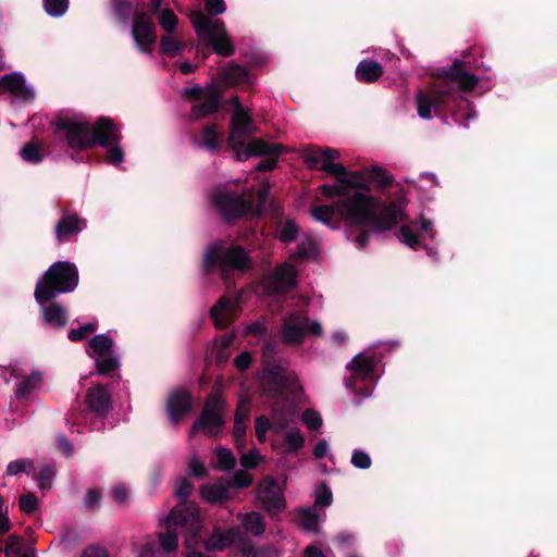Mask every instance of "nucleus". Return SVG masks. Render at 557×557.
Instances as JSON below:
<instances>
[{
	"instance_id": "nucleus-1",
	"label": "nucleus",
	"mask_w": 557,
	"mask_h": 557,
	"mask_svg": "<svg viewBox=\"0 0 557 557\" xmlns=\"http://www.w3.org/2000/svg\"><path fill=\"white\" fill-rule=\"evenodd\" d=\"M403 198L383 200L362 193H354L350 197L341 198L334 205L315 206L311 210L314 220L331 225L337 212L348 223L346 236L358 249L369 243L370 233H382L392 230L399 221H405Z\"/></svg>"
},
{
	"instance_id": "nucleus-2",
	"label": "nucleus",
	"mask_w": 557,
	"mask_h": 557,
	"mask_svg": "<svg viewBox=\"0 0 557 557\" xmlns=\"http://www.w3.org/2000/svg\"><path fill=\"white\" fill-rule=\"evenodd\" d=\"M470 63L455 59L448 67L438 69L433 83L426 90L416 95L417 112L423 120L432 119V111L437 117L446 119L455 107L463 102L461 92H470L479 84V78L470 73Z\"/></svg>"
},
{
	"instance_id": "nucleus-3",
	"label": "nucleus",
	"mask_w": 557,
	"mask_h": 557,
	"mask_svg": "<svg viewBox=\"0 0 557 557\" xmlns=\"http://www.w3.org/2000/svg\"><path fill=\"white\" fill-rule=\"evenodd\" d=\"M251 267L249 252L239 245L225 246V243L214 242L210 244L202 258V271L211 274L219 271L222 280L227 281L233 271L245 272Z\"/></svg>"
},
{
	"instance_id": "nucleus-4",
	"label": "nucleus",
	"mask_w": 557,
	"mask_h": 557,
	"mask_svg": "<svg viewBox=\"0 0 557 557\" xmlns=\"http://www.w3.org/2000/svg\"><path fill=\"white\" fill-rule=\"evenodd\" d=\"M78 270L69 261L52 263L38 280L34 296L39 305L51 302L58 295L73 292L78 285Z\"/></svg>"
},
{
	"instance_id": "nucleus-5",
	"label": "nucleus",
	"mask_w": 557,
	"mask_h": 557,
	"mask_svg": "<svg viewBox=\"0 0 557 557\" xmlns=\"http://www.w3.org/2000/svg\"><path fill=\"white\" fill-rule=\"evenodd\" d=\"M261 385L264 396L273 400L275 406L286 404L292 396L296 397L301 392L297 376L275 360L265 362Z\"/></svg>"
},
{
	"instance_id": "nucleus-6",
	"label": "nucleus",
	"mask_w": 557,
	"mask_h": 557,
	"mask_svg": "<svg viewBox=\"0 0 557 557\" xmlns=\"http://www.w3.org/2000/svg\"><path fill=\"white\" fill-rule=\"evenodd\" d=\"M53 129V135L57 139L66 143L70 150L73 152L71 158L74 159V153L86 151L90 148V129L91 123L78 121L74 115L66 111H58L50 122Z\"/></svg>"
},
{
	"instance_id": "nucleus-7",
	"label": "nucleus",
	"mask_w": 557,
	"mask_h": 557,
	"mask_svg": "<svg viewBox=\"0 0 557 557\" xmlns=\"http://www.w3.org/2000/svg\"><path fill=\"white\" fill-rule=\"evenodd\" d=\"M197 36L207 39L212 50L222 57H232L235 53V46L227 35L225 24L222 20H212L201 12H197L191 18Z\"/></svg>"
},
{
	"instance_id": "nucleus-8",
	"label": "nucleus",
	"mask_w": 557,
	"mask_h": 557,
	"mask_svg": "<svg viewBox=\"0 0 557 557\" xmlns=\"http://www.w3.org/2000/svg\"><path fill=\"white\" fill-rule=\"evenodd\" d=\"M180 527L189 533L188 539L196 540L202 529L200 512L195 503L181 502L171 509L166 518V528Z\"/></svg>"
},
{
	"instance_id": "nucleus-9",
	"label": "nucleus",
	"mask_w": 557,
	"mask_h": 557,
	"mask_svg": "<svg viewBox=\"0 0 557 557\" xmlns=\"http://www.w3.org/2000/svg\"><path fill=\"white\" fill-rule=\"evenodd\" d=\"M224 405L225 401L221 395L210 394L200 417L193 423L191 432L195 433L202 430L211 435L219 434L224 425V419L221 413Z\"/></svg>"
},
{
	"instance_id": "nucleus-10",
	"label": "nucleus",
	"mask_w": 557,
	"mask_h": 557,
	"mask_svg": "<svg viewBox=\"0 0 557 557\" xmlns=\"http://www.w3.org/2000/svg\"><path fill=\"white\" fill-rule=\"evenodd\" d=\"M257 498L261 508L271 516L282 512L286 507L284 493L277 481L271 475H267L258 483Z\"/></svg>"
},
{
	"instance_id": "nucleus-11",
	"label": "nucleus",
	"mask_w": 557,
	"mask_h": 557,
	"mask_svg": "<svg viewBox=\"0 0 557 557\" xmlns=\"http://www.w3.org/2000/svg\"><path fill=\"white\" fill-rule=\"evenodd\" d=\"M212 202L226 220L239 219L251 209V202L236 193L220 190L213 195Z\"/></svg>"
},
{
	"instance_id": "nucleus-12",
	"label": "nucleus",
	"mask_w": 557,
	"mask_h": 557,
	"mask_svg": "<svg viewBox=\"0 0 557 557\" xmlns=\"http://www.w3.org/2000/svg\"><path fill=\"white\" fill-rule=\"evenodd\" d=\"M132 36L141 52H150V48L157 42V33L156 24L148 13L134 12Z\"/></svg>"
},
{
	"instance_id": "nucleus-13",
	"label": "nucleus",
	"mask_w": 557,
	"mask_h": 557,
	"mask_svg": "<svg viewBox=\"0 0 557 557\" xmlns=\"http://www.w3.org/2000/svg\"><path fill=\"white\" fill-rule=\"evenodd\" d=\"M376 367L374 358L359 354L352 358L347 366V369L351 371L350 377L345 382L347 388L351 389L355 394L369 396L368 388L359 389L356 387L358 381L366 382L372 376Z\"/></svg>"
},
{
	"instance_id": "nucleus-14",
	"label": "nucleus",
	"mask_w": 557,
	"mask_h": 557,
	"mask_svg": "<svg viewBox=\"0 0 557 557\" xmlns=\"http://www.w3.org/2000/svg\"><path fill=\"white\" fill-rule=\"evenodd\" d=\"M90 148L96 146L110 147L111 144H120L122 134L119 126L109 116H100L91 124L89 133Z\"/></svg>"
},
{
	"instance_id": "nucleus-15",
	"label": "nucleus",
	"mask_w": 557,
	"mask_h": 557,
	"mask_svg": "<svg viewBox=\"0 0 557 557\" xmlns=\"http://www.w3.org/2000/svg\"><path fill=\"white\" fill-rule=\"evenodd\" d=\"M255 127L250 115L242 108H238L231 119L230 134L227 137V146L234 151L235 149L244 148L246 137H248Z\"/></svg>"
},
{
	"instance_id": "nucleus-16",
	"label": "nucleus",
	"mask_w": 557,
	"mask_h": 557,
	"mask_svg": "<svg viewBox=\"0 0 557 557\" xmlns=\"http://www.w3.org/2000/svg\"><path fill=\"white\" fill-rule=\"evenodd\" d=\"M297 271L294 265L284 262L276 267L267 282L270 294L283 295L296 287Z\"/></svg>"
},
{
	"instance_id": "nucleus-17",
	"label": "nucleus",
	"mask_w": 557,
	"mask_h": 557,
	"mask_svg": "<svg viewBox=\"0 0 557 557\" xmlns=\"http://www.w3.org/2000/svg\"><path fill=\"white\" fill-rule=\"evenodd\" d=\"M85 405L88 412L106 418L113 409V401L108 387L103 384L89 387L86 391Z\"/></svg>"
},
{
	"instance_id": "nucleus-18",
	"label": "nucleus",
	"mask_w": 557,
	"mask_h": 557,
	"mask_svg": "<svg viewBox=\"0 0 557 557\" xmlns=\"http://www.w3.org/2000/svg\"><path fill=\"white\" fill-rule=\"evenodd\" d=\"M87 226V221L81 218L76 212L69 213L65 209L61 210V216L54 226V235L59 245L70 242Z\"/></svg>"
},
{
	"instance_id": "nucleus-19",
	"label": "nucleus",
	"mask_w": 557,
	"mask_h": 557,
	"mask_svg": "<svg viewBox=\"0 0 557 557\" xmlns=\"http://www.w3.org/2000/svg\"><path fill=\"white\" fill-rule=\"evenodd\" d=\"M284 147L280 144L267 141L262 138H253L248 144L245 141V147L235 149L237 161H246L250 157H280Z\"/></svg>"
},
{
	"instance_id": "nucleus-20",
	"label": "nucleus",
	"mask_w": 557,
	"mask_h": 557,
	"mask_svg": "<svg viewBox=\"0 0 557 557\" xmlns=\"http://www.w3.org/2000/svg\"><path fill=\"white\" fill-rule=\"evenodd\" d=\"M222 91L215 85L206 88L203 101L194 104L190 111V121L201 120L216 113L221 108Z\"/></svg>"
},
{
	"instance_id": "nucleus-21",
	"label": "nucleus",
	"mask_w": 557,
	"mask_h": 557,
	"mask_svg": "<svg viewBox=\"0 0 557 557\" xmlns=\"http://www.w3.org/2000/svg\"><path fill=\"white\" fill-rule=\"evenodd\" d=\"M239 304V297L230 299L222 296L210 310V317L218 329L227 327L235 319L236 307Z\"/></svg>"
},
{
	"instance_id": "nucleus-22",
	"label": "nucleus",
	"mask_w": 557,
	"mask_h": 557,
	"mask_svg": "<svg viewBox=\"0 0 557 557\" xmlns=\"http://www.w3.org/2000/svg\"><path fill=\"white\" fill-rule=\"evenodd\" d=\"M309 321L307 317L300 318L292 314L282 324L281 335L284 343L297 346L302 344L306 336V323Z\"/></svg>"
},
{
	"instance_id": "nucleus-23",
	"label": "nucleus",
	"mask_w": 557,
	"mask_h": 557,
	"mask_svg": "<svg viewBox=\"0 0 557 557\" xmlns=\"http://www.w3.org/2000/svg\"><path fill=\"white\" fill-rule=\"evenodd\" d=\"M193 407L190 393L184 389L172 392L168 398L166 409L173 423H177Z\"/></svg>"
},
{
	"instance_id": "nucleus-24",
	"label": "nucleus",
	"mask_w": 557,
	"mask_h": 557,
	"mask_svg": "<svg viewBox=\"0 0 557 557\" xmlns=\"http://www.w3.org/2000/svg\"><path fill=\"white\" fill-rule=\"evenodd\" d=\"M341 153L337 149L326 147L320 148L318 146H308L302 150V159L307 168L310 170H320V165L327 159H338Z\"/></svg>"
},
{
	"instance_id": "nucleus-25",
	"label": "nucleus",
	"mask_w": 557,
	"mask_h": 557,
	"mask_svg": "<svg viewBox=\"0 0 557 557\" xmlns=\"http://www.w3.org/2000/svg\"><path fill=\"white\" fill-rule=\"evenodd\" d=\"M0 88L25 100L34 97L32 89L25 85L24 76L16 72L3 75L0 78Z\"/></svg>"
},
{
	"instance_id": "nucleus-26",
	"label": "nucleus",
	"mask_w": 557,
	"mask_h": 557,
	"mask_svg": "<svg viewBox=\"0 0 557 557\" xmlns=\"http://www.w3.org/2000/svg\"><path fill=\"white\" fill-rule=\"evenodd\" d=\"M201 497L211 505H221L232 499L230 487L225 483H207L200 486Z\"/></svg>"
},
{
	"instance_id": "nucleus-27",
	"label": "nucleus",
	"mask_w": 557,
	"mask_h": 557,
	"mask_svg": "<svg viewBox=\"0 0 557 557\" xmlns=\"http://www.w3.org/2000/svg\"><path fill=\"white\" fill-rule=\"evenodd\" d=\"M355 75L362 84H373L383 75V66L377 61L363 59L358 63Z\"/></svg>"
},
{
	"instance_id": "nucleus-28",
	"label": "nucleus",
	"mask_w": 557,
	"mask_h": 557,
	"mask_svg": "<svg viewBox=\"0 0 557 557\" xmlns=\"http://www.w3.org/2000/svg\"><path fill=\"white\" fill-rule=\"evenodd\" d=\"M222 81L228 86L251 85V74L245 67L236 63H231L221 72Z\"/></svg>"
},
{
	"instance_id": "nucleus-29",
	"label": "nucleus",
	"mask_w": 557,
	"mask_h": 557,
	"mask_svg": "<svg viewBox=\"0 0 557 557\" xmlns=\"http://www.w3.org/2000/svg\"><path fill=\"white\" fill-rule=\"evenodd\" d=\"M237 518L240 521V527L247 534L260 536L265 531V521L261 513L257 511L239 513Z\"/></svg>"
},
{
	"instance_id": "nucleus-30",
	"label": "nucleus",
	"mask_w": 557,
	"mask_h": 557,
	"mask_svg": "<svg viewBox=\"0 0 557 557\" xmlns=\"http://www.w3.org/2000/svg\"><path fill=\"white\" fill-rule=\"evenodd\" d=\"M369 175V170L363 169L361 171L348 172L349 177L341 178L339 181L346 184L348 190L357 189L356 193H362L368 195L371 191L370 182L366 178Z\"/></svg>"
},
{
	"instance_id": "nucleus-31",
	"label": "nucleus",
	"mask_w": 557,
	"mask_h": 557,
	"mask_svg": "<svg viewBox=\"0 0 557 557\" xmlns=\"http://www.w3.org/2000/svg\"><path fill=\"white\" fill-rule=\"evenodd\" d=\"M224 141L223 135L216 131V124H207L202 128L201 145L211 152L218 151Z\"/></svg>"
},
{
	"instance_id": "nucleus-32",
	"label": "nucleus",
	"mask_w": 557,
	"mask_h": 557,
	"mask_svg": "<svg viewBox=\"0 0 557 557\" xmlns=\"http://www.w3.org/2000/svg\"><path fill=\"white\" fill-rule=\"evenodd\" d=\"M44 319L48 324L60 329H63L67 324L66 312L58 302H51L44 308Z\"/></svg>"
},
{
	"instance_id": "nucleus-33",
	"label": "nucleus",
	"mask_w": 557,
	"mask_h": 557,
	"mask_svg": "<svg viewBox=\"0 0 557 557\" xmlns=\"http://www.w3.org/2000/svg\"><path fill=\"white\" fill-rule=\"evenodd\" d=\"M5 557H36L34 549H24V541L21 536L11 534L4 548Z\"/></svg>"
},
{
	"instance_id": "nucleus-34",
	"label": "nucleus",
	"mask_w": 557,
	"mask_h": 557,
	"mask_svg": "<svg viewBox=\"0 0 557 557\" xmlns=\"http://www.w3.org/2000/svg\"><path fill=\"white\" fill-rule=\"evenodd\" d=\"M318 253L317 245L313 239L306 238L299 243L296 250L289 255V260L300 263L307 259L314 258Z\"/></svg>"
},
{
	"instance_id": "nucleus-35",
	"label": "nucleus",
	"mask_w": 557,
	"mask_h": 557,
	"mask_svg": "<svg viewBox=\"0 0 557 557\" xmlns=\"http://www.w3.org/2000/svg\"><path fill=\"white\" fill-rule=\"evenodd\" d=\"M88 347L96 354L98 357H104L109 354H112L113 341L107 334H99L94 336L88 342Z\"/></svg>"
},
{
	"instance_id": "nucleus-36",
	"label": "nucleus",
	"mask_w": 557,
	"mask_h": 557,
	"mask_svg": "<svg viewBox=\"0 0 557 557\" xmlns=\"http://www.w3.org/2000/svg\"><path fill=\"white\" fill-rule=\"evenodd\" d=\"M242 532L239 529L230 528L226 531L222 532L219 528L218 531V544H215V548L218 552H223L234 545L236 542L240 541Z\"/></svg>"
},
{
	"instance_id": "nucleus-37",
	"label": "nucleus",
	"mask_w": 557,
	"mask_h": 557,
	"mask_svg": "<svg viewBox=\"0 0 557 557\" xmlns=\"http://www.w3.org/2000/svg\"><path fill=\"white\" fill-rule=\"evenodd\" d=\"M320 516L311 509H301L299 512V525L306 531L313 534L320 532Z\"/></svg>"
},
{
	"instance_id": "nucleus-38",
	"label": "nucleus",
	"mask_w": 557,
	"mask_h": 557,
	"mask_svg": "<svg viewBox=\"0 0 557 557\" xmlns=\"http://www.w3.org/2000/svg\"><path fill=\"white\" fill-rule=\"evenodd\" d=\"M20 156L24 161L32 164L40 163L44 160V151L40 145L35 141L25 144L20 150Z\"/></svg>"
},
{
	"instance_id": "nucleus-39",
	"label": "nucleus",
	"mask_w": 557,
	"mask_h": 557,
	"mask_svg": "<svg viewBox=\"0 0 557 557\" xmlns=\"http://www.w3.org/2000/svg\"><path fill=\"white\" fill-rule=\"evenodd\" d=\"M299 233V226L294 220H286L278 226L277 238L285 244H290L296 240Z\"/></svg>"
},
{
	"instance_id": "nucleus-40",
	"label": "nucleus",
	"mask_w": 557,
	"mask_h": 557,
	"mask_svg": "<svg viewBox=\"0 0 557 557\" xmlns=\"http://www.w3.org/2000/svg\"><path fill=\"white\" fill-rule=\"evenodd\" d=\"M370 180L375 183L380 190H383L394 183V177L383 168L372 166L369 170Z\"/></svg>"
},
{
	"instance_id": "nucleus-41",
	"label": "nucleus",
	"mask_w": 557,
	"mask_h": 557,
	"mask_svg": "<svg viewBox=\"0 0 557 557\" xmlns=\"http://www.w3.org/2000/svg\"><path fill=\"white\" fill-rule=\"evenodd\" d=\"M98 329V322H88L78 329H71L67 333V338L71 342L77 343L86 339L90 334L95 333Z\"/></svg>"
},
{
	"instance_id": "nucleus-42",
	"label": "nucleus",
	"mask_w": 557,
	"mask_h": 557,
	"mask_svg": "<svg viewBox=\"0 0 557 557\" xmlns=\"http://www.w3.org/2000/svg\"><path fill=\"white\" fill-rule=\"evenodd\" d=\"M160 48L162 53L170 58H174L184 49V44L169 35H165L161 37Z\"/></svg>"
},
{
	"instance_id": "nucleus-43",
	"label": "nucleus",
	"mask_w": 557,
	"mask_h": 557,
	"mask_svg": "<svg viewBox=\"0 0 557 557\" xmlns=\"http://www.w3.org/2000/svg\"><path fill=\"white\" fill-rule=\"evenodd\" d=\"M215 454L218 459L216 468L219 470L230 471L236 466V458L230 449L219 447Z\"/></svg>"
},
{
	"instance_id": "nucleus-44",
	"label": "nucleus",
	"mask_w": 557,
	"mask_h": 557,
	"mask_svg": "<svg viewBox=\"0 0 557 557\" xmlns=\"http://www.w3.org/2000/svg\"><path fill=\"white\" fill-rule=\"evenodd\" d=\"M398 237L404 244L413 250L426 247L421 244L419 236L408 225L400 226Z\"/></svg>"
},
{
	"instance_id": "nucleus-45",
	"label": "nucleus",
	"mask_w": 557,
	"mask_h": 557,
	"mask_svg": "<svg viewBox=\"0 0 557 557\" xmlns=\"http://www.w3.org/2000/svg\"><path fill=\"white\" fill-rule=\"evenodd\" d=\"M119 366V360L111 354L104 357H99L96 360V369L100 375H110L112 372L117 370Z\"/></svg>"
},
{
	"instance_id": "nucleus-46",
	"label": "nucleus",
	"mask_w": 557,
	"mask_h": 557,
	"mask_svg": "<svg viewBox=\"0 0 557 557\" xmlns=\"http://www.w3.org/2000/svg\"><path fill=\"white\" fill-rule=\"evenodd\" d=\"M320 191L325 198H334L336 196L350 197L346 184L337 181L336 184H323L320 186Z\"/></svg>"
},
{
	"instance_id": "nucleus-47",
	"label": "nucleus",
	"mask_w": 557,
	"mask_h": 557,
	"mask_svg": "<svg viewBox=\"0 0 557 557\" xmlns=\"http://www.w3.org/2000/svg\"><path fill=\"white\" fill-rule=\"evenodd\" d=\"M253 482V476L245 471V470H237L232 479L226 481L227 486L231 488H246L250 486Z\"/></svg>"
},
{
	"instance_id": "nucleus-48",
	"label": "nucleus",
	"mask_w": 557,
	"mask_h": 557,
	"mask_svg": "<svg viewBox=\"0 0 557 557\" xmlns=\"http://www.w3.org/2000/svg\"><path fill=\"white\" fill-rule=\"evenodd\" d=\"M113 12L122 24H127L133 13V4L129 0H114Z\"/></svg>"
},
{
	"instance_id": "nucleus-49",
	"label": "nucleus",
	"mask_w": 557,
	"mask_h": 557,
	"mask_svg": "<svg viewBox=\"0 0 557 557\" xmlns=\"http://www.w3.org/2000/svg\"><path fill=\"white\" fill-rule=\"evenodd\" d=\"M285 444L288 453H298L305 445V437L299 430H292L285 434Z\"/></svg>"
},
{
	"instance_id": "nucleus-50",
	"label": "nucleus",
	"mask_w": 557,
	"mask_h": 557,
	"mask_svg": "<svg viewBox=\"0 0 557 557\" xmlns=\"http://www.w3.org/2000/svg\"><path fill=\"white\" fill-rule=\"evenodd\" d=\"M69 0H44V8L52 17L62 16L69 9Z\"/></svg>"
},
{
	"instance_id": "nucleus-51",
	"label": "nucleus",
	"mask_w": 557,
	"mask_h": 557,
	"mask_svg": "<svg viewBox=\"0 0 557 557\" xmlns=\"http://www.w3.org/2000/svg\"><path fill=\"white\" fill-rule=\"evenodd\" d=\"M335 159H327L320 165V170L333 175L337 181L346 178L348 175L347 169L342 163L333 162Z\"/></svg>"
},
{
	"instance_id": "nucleus-52",
	"label": "nucleus",
	"mask_w": 557,
	"mask_h": 557,
	"mask_svg": "<svg viewBox=\"0 0 557 557\" xmlns=\"http://www.w3.org/2000/svg\"><path fill=\"white\" fill-rule=\"evenodd\" d=\"M55 469L53 465H46L40 468L39 472L36 475V480L38 481V486L40 490H49L51 487V482L54 478Z\"/></svg>"
},
{
	"instance_id": "nucleus-53",
	"label": "nucleus",
	"mask_w": 557,
	"mask_h": 557,
	"mask_svg": "<svg viewBox=\"0 0 557 557\" xmlns=\"http://www.w3.org/2000/svg\"><path fill=\"white\" fill-rule=\"evenodd\" d=\"M38 380H39V377L30 375V376H26L22 381H20L16 384V393H15L16 398L17 399L26 398L32 393V391L36 387Z\"/></svg>"
},
{
	"instance_id": "nucleus-54",
	"label": "nucleus",
	"mask_w": 557,
	"mask_h": 557,
	"mask_svg": "<svg viewBox=\"0 0 557 557\" xmlns=\"http://www.w3.org/2000/svg\"><path fill=\"white\" fill-rule=\"evenodd\" d=\"M159 23L168 34H172L178 24V18L172 10L164 9L159 15Z\"/></svg>"
},
{
	"instance_id": "nucleus-55",
	"label": "nucleus",
	"mask_w": 557,
	"mask_h": 557,
	"mask_svg": "<svg viewBox=\"0 0 557 557\" xmlns=\"http://www.w3.org/2000/svg\"><path fill=\"white\" fill-rule=\"evenodd\" d=\"M161 547L168 552H175L178 547V537L177 534L170 529L165 533H161L159 535Z\"/></svg>"
},
{
	"instance_id": "nucleus-56",
	"label": "nucleus",
	"mask_w": 557,
	"mask_h": 557,
	"mask_svg": "<svg viewBox=\"0 0 557 557\" xmlns=\"http://www.w3.org/2000/svg\"><path fill=\"white\" fill-rule=\"evenodd\" d=\"M333 502V494L325 483H321L315 492V506L327 507Z\"/></svg>"
},
{
	"instance_id": "nucleus-57",
	"label": "nucleus",
	"mask_w": 557,
	"mask_h": 557,
	"mask_svg": "<svg viewBox=\"0 0 557 557\" xmlns=\"http://www.w3.org/2000/svg\"><path fill=\"white\" fill-rule=\"evenodd\" d=\"M38 507V500L34 493L28 492L20 497V509L26 513L32 515L36 511Z\"/></svg>"
},
{
	"instance_id": "nucleus-58",
	"label": "nucleus",
	"mask_w": 557,
	"mask_h": 557,
	"mask_svg": "<svg viewBox=\"0 0 557 557\" xmlns=\"http://www.w3.org/2000/svg\"><path fill=\"white\" fill-rule=\"evenodd\" d=\"M272 424L267 416H259L255 420L256 437L260 443L265 441V433L271 429Z\"/></svg>"
},
{
	"instance_id": "nucleus-59",
	"label": "nucleus",
	"mask_w": 557,
	"mask_h": 557,
	"mask_svg": "<svg viewBox=\"0 0 557 557\" xmlns=\"http://www.w3.org/2000/svg\"><path fill=\"white\" fill-rule=\"evenodd\" d=\"M302 422L312 431H317L322 426L321 416L312 409H308L302 413Z\"/></svg>"
},
{
	"instance_id": "nucleus-60",
	"label": "nucleus",
	"mask_w": 557,
	"mask_h": 557,
	"mask_svg": "<svg viewBox=\"0 0 557 557\" xmlns=\"http://www.w3.org/2000/svg\"><path fill=\"white\" fill-rule=\"evenodd\" d=\"M351 463L358 469H369L372 465L370 456L359 449H356L351 456Z\"/></svg>"
},
{
	"instance_id": "nucleus-61",
	"label": "nucleus",
	"mask_w": 557,
	"mask_h": 557,
	"mask_svg": "<svg viewBox=\"0 0 557 557\" xmlns=\"http://www.w3.org/2000/svg\"><path fill=\"white\" fill-rule=\"evenodd\" d=\"M189 473L196 479H205L208 476V470L197 457H193L188 463Z\"/></svg>"
},
{
	"instance_id": "nucleus-62",
	"label": "nucleus",
	"mask_w": 557,
	"mask_h": 557,
	"mask_svg": "<svg viewBox=\"0 0 557 557\" xmlns=\"http://www.w3.org/2000/svg\"><path fill=\"white\" fill-rule=\"evenodd\" d=\"M107 156L106 160L107 162L116 165L121 163L124 160V151L121 148L120 144H111L110 147H107Z\"/></svg>"
},
{
	"instance_id": "nucleus-63",
	"label": "nucleus",
	"mask_w": 557,
	"mask_h": 557,
	"mask_svg": "<svg viewBox=\"0 0 557 557\" xmlns=\"http://www.w3.org/2000/svg\"><path fill=\"white\" fill-rule=\"evenodd\" d=\"M250 417V400L248 398L240 399L235 410L234 420L240 422H247Z\"/></svg>"
},
{
	"instance_id": "nucleus-64",
	"label": "nucleus",
	"mask_w": 557,
	"mask_h": 557,
	"mask_svg": "<svg viewBox=\"0 0 557 557\" xmlns=\"http://www.w3.org/2000/svg\"><path fill=\"white\" fill-rule=\"evenodd\" d=\"M101 492L97 488H90L87 491L84 504L87 509L95 510L99 507L100 500H101Z\"/></svg>"
}]
</instances>
